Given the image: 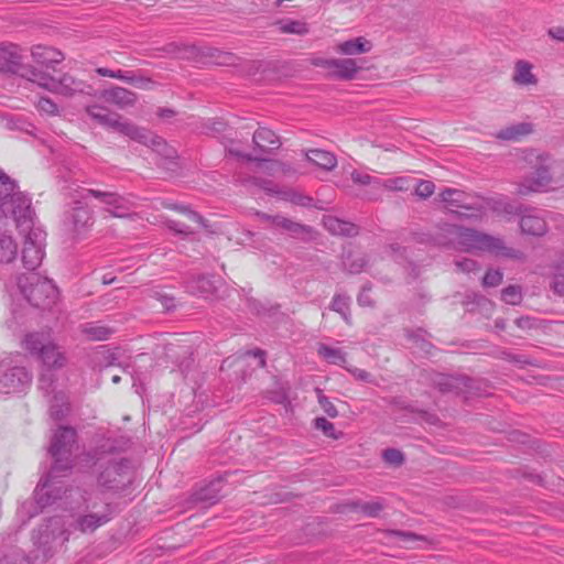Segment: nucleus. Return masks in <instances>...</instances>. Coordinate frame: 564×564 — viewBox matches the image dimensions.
<instances>
[{
	"instance_id": "55",
	"label": "nucleus",
	"mask_w": 564,
	"mask_h": 564,
	"mask_svg": "<svg viewBox=\"0 0 564 564\" xmlns=\"http://www.w3.org/2000/svg\"><path fill=\"white\" fill-rule=\"evenodd\" d=\"M216 58V63L219 65H234L236 62V56L231 53L219 52L217 51L216 55H213Z\"/></svg>"
},
{
	"instance_id": "48",
	"label": "nucleus",
	"mask_w": 564,
	"mask_h": 564,
	"mask_svg": "<svg viewBox=\"0 0 564 564\" xmlns=\"http://www.w3.org/2000/svg\"><path fill=\"white\" fill-rule=\"evenodd\" d=\"M503 274L499 270H488L482 278V285L486 288L497 286L502 282Z\"/></svg>"
},
{
	"instance_id": "43",
	"label": "nucleus",
	"mask_w": 564,
	"mask_h": 564,
	"mask_svg": "<svg viewBox=\"0 0 564 564\" xmlns=\"http://www.w3.org/2000/svg\"><path fill=\"white\" fill-rule=\"evenodd\" d=\"M163 206L165 208L173 209V210H176V212H178L181 214H184L192 221H195L197 224H200V225L205 226L203 217L199 214H197L196 212L191 210L187 206L178 205V204H174V203H169V202H164Z\"/></svg>"
},
{
	"instance_id": "40",
	"label": "nucleus",
	"mask_w": 564,
	"mask_h": 564,
	"mask_svg": "<svg viewBox=\"0 0 564 564\" xmlns=\"http://www.w3.org/2000/svg\"><path fill=\"white\" fill-rule=\"evenodd\" d=\"M551 288L555 294L564 296V254L555 265V273Z\"/></svg>"
},
{
	"instance_id": "10",
	"label": "nucleus",
	"mask_w": 564,
	"mask_h": 564,
	"mask_svg": "<svg viewBox=\"0 0 564 564\" xmlns=\"http://www.w3.org/2000/svg\"><path fill=\"white\" fill-rule=\"evenodd\" d=\"M18 286L28 302L40 308L51 307L58 295L54 283L35 272L21 274L18 278Z\"/></svg>"
},
{
	"instance_id": "32",
	"label": "nucleus",
	"mask_w": 564,
	"mask_h": 564,
	"mask_svg": "<svg viewBox=\"0 0 564 564\" xmlns=\"http://www.w3.org/2000/svg\"><path fill=\"white\" fill-rule=\"evenodd\" d=\"M271 228L283 229L284 231L289 232L292 236H300L308 231V228L306 226L295 223L292 219L281 215H274Z\"/></svg>"
},
{
	"instance_id": "60",
	"label": "nucleus",
	"mask_w": 564,
	"mask_h": 564,
	"mask_svg": "<svg viewBox=\"0 0 564 564\" xmlns=\"http://www.w3.org/2000/svg\"><path fill=\"white\" fill-rule=\"evenodd\" d=\"M369 291L370 290L366 286L361 290V292L359 293L358 299H357L359 305H361V306H371L372 305V300L370 297Z\"/></svg>"
},
{
	"instance_id": "25",
	"label": "nucleus",
	"mask_w": 564,
	"mask_h": 564,
	"mask_svg": "<svg viewBox=\"0 0 564 564\" xmlns=\"http://www.w3.org/2000/svg\"><path fill=\"white\" fill-rule=\"evenodd\" d=\"M253 143L256 149L263 153L278 150L281 145L278 135L267 128H260L253 133Z\"/></svg>"
},
{
	"instance_id": "1",
	"label": "nucleus",
	"mask_w": 564,
	"mask_h": 564,
	"mask_svg": "<svg viewBox=\"0 0 564 564\" xmlns=\"http://www.w3.org/2000/svg\"><path fill=\"white\" fill-rule=\"evenodd\" d=\"M76 442V432L68 426H61L53 435L50 454L54 458L51 473L41 480L34 490V500L40 509L56 505L65 510H74L79 497L78 489H68L56 478L62 471L73 466L72 449Z\"/></svg>"
},
{
	"instance_id": "8",
	"label": "nucleus",
	"mask_w": 564,
	"mask_h": 564,
	"mask_svg": "<svg viewBox=\"0 0 564 564\" xmlns=\"http://www.w3.org/2000/svg\"><path fill=\"white\" fill-rule=\"evenodd\" d=\"M72 523L62 516H55L42 523L32 535L34 560L41 563L52 557L69 540Z\"/></svg>"
},
{
	"instance_id": "5",
	"label": "nucleus",
	"mask_w": 564,
	"mask_h": 564,
	"mask_svg": "<svg viewBox=\"0 0 564 564\" xmlns=\"http://www.w3.org/2000/svg\"><path fill=\"white\" fill-rule=\"evenodd\" d=\"M438 198L451 213L464 219L480 220L488 208L498 214L516 213L514 207L505 199L489 200L457 188H445L438 194Z\"/></svg>"
},
{
	"instance_id": "53",
	"label": "nucleus",
	"mask_w": 564,
	"mask_h": 564,
	"mask_svg": "<svg viewBox=\"0 0 564 564\" xmlns=\"http://www.w3.org/2000/svg\"><path fill=\"white\" fill-rule=\"evenodd\" d=\"M455 265L458 271L467 272V273L478 269L477 262L473 259H467V258H465L463 260H457L455 262Z\"/></svg>"
},
{
	"instance_id": "20",
	"label": "nucleus",
	"mask_w": 564,
	"mask_h": 564,
	"mask_svg": "<svg viewBox=\"0 0 564 564\" xmlns=\"http://www.w3.org/2000/svg\"><path fill=\"white\" fill-rule=\"evenodd\" d=\"M361 70L355 58H333L329 76L340 80H351Z\"/></svg>"
},
{
	"instance_id": "50",
	"label": "nucleus",
	"mask_w": 564,
	"mask_h": 564,
	"mask_svg": "<svg viewBox=\"0 0 564 564\" xmlns=\"http://www.w3.org/2000/svg\"><path fill=\"white\" fill-rule=\"evenodd\" d=\"M36 107L39 111L46 115H57L58 112L57 105L50 98H40L36 104Z\"/></svg>"
},
{
	"instance_id": "9",
	"label": "nucleus",
	"mask_w": 564,
	"mask_h": 564,
	"mask_svg": "<svg viewBox=\"0 0 564 564\" xmlns=\"http://www.w3.org/2000/svg\"><path fill=\"white\" fill-rule=\"evenodd\" d=\"M0 217H12L18 227L32 221L31 199L0 170Z\"/></svg>"
},
{
	"instance_id": "12",
	"label": "nucleus",
	"mask_w": 564,
	"mask_h": 564,
	"mask_svg": "<svg viewBox=\"0 0 564 564\" xmlns=\"http://www.w3.org/2000/svg\"><path fill=\"white\" fill-rule=\"evenodd\" d=\"M112 517L111 506L107 502H88L83 514L70 521L83 533L94 532L99 527L110 521ZM69 523V521H67Z\"/></svg>"
},
{
	"instance_id": "63",
	"label": "nucleus",
	"mask_w": 564,
	"mask_h": 564,
	"mask_svg": "<svg viewBox=\"0 0 564 564\" xmlns=\"http://www.w3.org/2000/svg\"><path fill=\"white\" fill-rule=\"evenodd\" d=\"M256 216L259 218L260 221L265 223L269 225V227L272 226V219L274 218V215H269L262 212H257Z\"/></svg>"
},
{
	"instance_id": "44",
	"label": "nucleus",
	"mask_w": 564,
	"mask_h": 564,
	"mask_svg": "<svg viewBox=\"0 0 564 564\" xmlns=\"http://www.w3.org/2000/svg\"><path fill=\"white\" fill-rule=\"evenodd\" d=\"M502 300L510 305H518L522 301L520 286L509 285L501 291Z\"/></svg>"
},
{
	"instance_id": "34",
	"label": "nucleus",
	"mask_w": 564,
	"mask_h": 564,
	"mask_svg": "<svg viewBox=\"0 0 564 564\" xmlns=\"http://www.w3.org/2000/svg\"><path fill=\"white\" fill-rule=\"evenodd\" d=\"M69 412V404L66 395L63 392L54 394L51 405L50 413L55 420L63 419Z\"/></svg>"
},
{
	"instance_id": "52",
	"label": "nucleus",
	"mask_w": 564,
	"mask_h": 564,
	"mask_svg": "<svg viewBox=\"0 0 564 564\" xmlns=\"http://www.w3.org/2000/svg\"><path fill=\"white\" fill-rule=\"evenodd\" d=\"M164 224L166 225V227L171 230H173L174 232L178 234V235H191L192 234V230L184 224H181L176 220H171V219H166L164 221Z\"/></svg>"
},
{
	"instance_id": "36",
	"label": "nucleus",
	"mask_w": 564,
	"mask_h": 564,
	"mask_svg": "<svg viewBox=\"0 0 564 564\" xmlns=\"http://www.w3.org/2000/svg\"><path fill=\"white\" fill-rule=\"evenodd\" d=\"M83 333L91 340H105L112 333L111 328L96 323L83 325Z\"/></svg>"
},
{
	"instance_id": "18",
	"label": "nucleus",
	"mask_w": 564,
	"mask_h": 564,
	"mask_svg": "<svg viewBox=\"0 0 564 564\" xmlns=\"http://www.w3.org/2000/svg\"><path fill=\"white\" fill-rule=\"evenodd\" d=\"M534 65L527 59H517L511 75L512 83L518 87L536 86L539 78L534 74Z\"/></svg>"
},
{
	"instance_id": "6",
	"label": "nucleus",
	"mask_w": 564,
	"mask_h": 564,
	"mask_svg": "<svg viewBox=\"0 0 564 564\" xmlns=\"http://www.w3.org/2000/svg\"><path fill=\"white\" fill-rule=\"evenodd\" d=\"M524 162L531 172L517 183L516 194L528 196L533 193L546 192L556 186L557 174L562 171V164L553 160L549 154L531 150L525 153Z\"/></svg>"
},
{
	"instance_id": "17",
	"label": "nucleus",
	"mask_w": 564,
	"mask_h": 564,
	"mask_svg": "<svg viewBox=\"0 0 564 564\" xmlns=\"http://www.w3.org/2000/svg\"><path fill=\"white\" fill-rule=\"evenodd\" d=\"M22 50L12 43L0 45V72L15 74L22 67Z\"/></svg>"
},
{
	"instance_id": "23",
	"label": "nucleus",
	"mask_w": 564,
	"mask_h": 564,
	"mask_svg": "<svg viewBox=\"0 0 564 564\" xmlns=\"http://www.w3.org/2000/svg\"><path fill=\"white\" fill-rule=\"evenodd\" d=\"M31 55L34 62L45 67H53L55 64H59L65 58L61 51L44 45L33 46Z\"/></svg>"
},
{
	"instance_id": "41",
	"label": "nucleus",
	"mask_w": 564,
	"mask_h": 564,
	"mask_svg": "<svg viewBox=\"0 0 564 564\" xmlns=\"http://www.w3.org/2000/svg\"><path fill=\"white\" fill-rule=\"evenodd\" d=\"M332 310L339 313L346 323L350 324L349 297L337 294L332 301Z\"/></svg>"
},
{
	"instance_id": "24",
	"label": "nucleus",
	"mask_w": 564,
	"mask_h": 564,
	"mask_svg": "<svg viewBox=\"0 0 564 564\" xmlns=\"http://www.w3.org/2000/svg\"><path fill=\"white\" fill-rule=\"evenodd\" d=\"M101 97L119 108L131 107L137 101V95L123 87H112L102 91Z\"/></svg>"
},
{
	"instance_id": "39",
	"label": "nucleus",
	"mask_w": 564,
	"mask_h": 564,
	"mask_svg": "<svg viewBox=\"0 0 564 564\" xmlns=\"http://www.w3.org/2000/svg\"><path fill=\"white\" fill-rule=\"evenodd\" d=\"M350 177L355 184H358L361 186H371L372 188L379 189L380 178L371 176L367 172L354 170L350 173Z\"/></svg>"
},
{
	"instance_id": "11",
	"label": "nucleus",
	"mask_w": 564,
	"mask_h": 564,
	"mask_svg": "<svg viewBox=\"0 0 564 564\" xmlns=\"http://www.w3.org/2000/svg\"><path fill=\"white\" fill-rule=\"evenodd\" d=\"M34 83L51 93L73 97L76 95H93L94 88L87 82L78 79L73 75L65 73L58 78L45 75V74H33Z\"/></svg>"
},
{
	"instance_id": "4",
	"label": "nucleus",
	"mask_w": 564,
	"mask_h": 564,
	"mask_svg": "<svg viewBox=\"0 0 564 564\" xmlns=\"http://www.w3.org/2000/svg\"><path fill=\"white\" fill-rule=\"evenodd\" d=\"M23 344L26 350L41 360L39 388L45 393H50L56 381L54 371L67 365L65 350L52 339L48 333H31L25 336Z\"/></svg>"
},
{
	"instance_id": "16",
	"label": "nucleus",
	"mask_w": 564,
	"mask_h": 564,
	"mask_svg": "<svg viewBox=\"0 0 564 564\" xmlns=\"http://www.w3.org/2000/svg\"><path fill=\"white\" fill-rule=\"evenodd\" d=\"M31 379V375L23 367L10 369L0 367V392L7 394L22 392L30 386Z\"/></svg>"
},
{
	"instance_id": "31",
	"label": "nucleus",
	"mask_w": 564,
	"mask_h": 564,
	"mask_svg": "<svg viewBox=\"0 0 564 564\" xmlns=\"http://www.w3.org/2000/svg\"><path fill=\"white\" fill-rule=\"evenodd\" d=\"M306 159L316 166L326 171H330L337 165V159L333 153L319 149L306 152Z\"/></svg>"
},
{
	"instance_id": "61",
	"label": "nucleus",
	"mask_w": 564,
	"mask_h": 564,
	"mask_svg": "<svg viewBox=\"0 0 564 564\" xmlns=\"http://www.w3.org/2000/svg\"><path fill=\"white\" fill-rule=\"evenodd\" d=\"M333 58L316 57L312 61V64L316 67H322L330 70Z\"/></svg>"
},
{
	"instance_id": "27",
	"label": "nucleus",
	"mask_w": 564,
	"mask_h": 564,
	"mask_svg": "<svg viewBox=\"0 0 564 564\" xmlns=\"http://www.w3.org/2000/svg\"><path fill=\"white\" fill-rule=\"evenodd\" d=\"M226 150L230 155H234L237 158H242L248 161H252V160L258 161L257 166H258L259 171H271V172H278L280 170L284 171V165L280 162L260 160L258 158H251L250 155L245 154L240 150L239 144L235 141H230L229 144H226Z\"/></svg>"
},
{
	"instance_id": "56",
	"label": "nucleus",
	"mask_w": 564,
	"mask_h": 564,
	"mask_svg": "<svg viewBox=\"0 0 564 564\" xmlns=\"http://www.w3.org/2000/svg\"><path fill=\"white\" fill-rule=\"evenodd\" d=\"M347 370L359 381L373 382V378H372L371 373H369L368 371H366L364 369L354 367V368H347Z\"/></svg>"
},
{
	"instance_id": "7",
	"label": "nucleus",
	"mask_w": 564,
	"mask_h": 564,
	"mask_svg": "<svg viewBox=\"0 0 564 564\" xmlns=\"http://www.w3.org/2000/svg\"><path fill=\"white\" fill-rule=\"evenodd\" d=\"M447 234L452 237L455 248L466 251H487L497 257L522 259V253L505 246L503 240L476 229L459 226H447Z\"/></svg>"
},
{
	"instance_id": "14",
	"label": "nucleus",
	"mask_w": 564,
	"mask_h": 564,
	"mask_svg": "<svg viewBox=\"0 0 564 564\" xmlns=\"http://www.w3.org/2000/svg\"><path fill=\"white\" fill-rule=\"evenodd\" d=\"M88 195L98 199L105 206V212H107L112 217H138L137 214L128 213L131 207L130 200L116 192L88 188L85 189V194H83L82 197L85 198Z\"/></svg>"
},
{
	"instance_id": "2",
	"label": "nucleus",
	"mask_w": 564,
	"mask_h": 564,
	"mask_svg": "<svg viewBox=\"0 0 564 564\" xmlns=\"http://www.w3.org/2000/svg\"><path fill=\"white\" fill-rule=\"evenodd\" d=\"M86 112L100 126L113 129L120 134L129 137L134 141L152 147L158 153L164 156V162L162 163L163 166L170 169L169 165L176 164L174 162V159H176L175 150L167 147L162 138L153 135L147 129L140 128L128 120H122L120 115L113 113L102 106H87Z\"/></svg>"
},
{
	"instance_id": "62",
	"label": "nucleus",
	"mask_w": 564,
	"mask_h": 564,
	"mask_svg": "<svg viewBox=\"0 0 564 564\" xmlns=\"http://www.w3.org/2000/svg\"><path fill=\"white\" fill-rule=\"evenodd\" d=\"M131 73L132 72H126V70L118 69V70L113 72L112 78H116V79H119V80H122V82L129 84V78L131 76Z\"/></svg>"
},
{
	"instance_id": "58",
	"label": "nucleus",
	"mask_w": 564,
	"mask_h": 564,
	"mask_svg": "<svg viewBox=\"0 0 564 564\" xmlns=\"http://www.w3.org/2000/svg\"><path fill=\"white\" fill-rule=\"evenodd\" d=\"M344 265L350 273H358L365 267V261L361 257H359L357 260L352 261L351 263L344 261Z\"/></svg>"
},
{
	"instance_id": "13",
	"label": "nucleus",
	"mask_w": 564,
	"mask_h": 564,
	"mask_svg": "<svg viewBox=\"0 0 564 564\" xmlns=\"http://www.w3.org/2000/svg\"><path fill=\"white\" fill-rule=\"evenodd\" d=\"M45 232L39 227H31L25 236L22 249V262L25 269L33 272L43 261Z\"/></svg>"
},
{
	"instance_id": "15",
	"label": "nucleus",
	"mask_w": 564,
	"mask_h": 564,
	"mask_svg": "<svg viewBox=\"0 0 564 564\" xmlns=\"http://www.w3.org/2000/svg\"><path fill=\"white\" fill-rule=\"evenodd\" d=\"M242 183H250L256 185L269 194L276 195L280 199L290 202L299 206H310L312 198L299 193L292 188L280 189L272 181L263 180L257 176L249 177L248 180H241Z\"/></svg>"
},
{
	"instance_id": "57",
	"label": "nucleus",
	"mask_w": 564,
	"mask_h": 564,
	"mask_svg": "<svg viewBox=\"0 0 564 564\" xmlns=\"http://www.w3.org/2000/svg\"><path fill=\"white\" fill-rule=\"evenodd\" d=\"M26 560L24 556L20 555L19 553H11L8 555H4L0 557V564H26Z\"/></svg>"
},
{
	"instance_id": "28",
	"label": "nucleus",
	"mask_w": 564,
	"mask_h": 564,
	"mask_svg": "<svg viewBox=\"0 0 564 564\" xmlns=\"http://www.w3.org/2000/svg\"><path fill=\"white\" fill-rule=\"evenodd\" d=\"M73 231L80 236L93 225L91 212L86 206L74 207L70 214Z\"/></svg>"
},
{
	"instance_id": "29",
	"label": "nucleus",
	"mask_w": 564,
	"mask_h": 564,
	"mask_svg": "<svg viewBox=\"0 0 564 564\" xmlns=\"http://www.w3.org/2000/svg\"><path fill=\"white\" fill-rule=\"evenodd\" d=\"M323 224L333 235L354 236L357 234V227L352 223L341 220L334 216L324 217Z\"/></svg>"
},
{
	"instance_id": "47",
	"label": "nucleus",
	"mask_w": 564,
	"mask_h": 564,
	"mask_svg": "<svg viewBox=\"0 0 564 564\" xmlns=\"http://www.w3.org/2000/svg\"><path fill=\"white\" fill-rule=\"evenodd\" d=\"M129 84L140 89H151L154 86V83L151 78L135 72L131 73Z\"/></svg>"
},
{
	"instance_id": "26",
	"label": "nucleus",
	"mask_w": 564,
	"mask_h": 564,
	"mask_svg": "<svg viewBox=\"0 0 564 564\" xmlns=\"http://www.w3.org/2000/svg\"><path fill=\"white\" fill-rule=\"evenodd\" d=\"M534 128L531 122L512 123L496 133V138L503 141H520L524 137L531 134Z\"/></svg>"
},
{
	"instance_id": "46",
	"label": "nucleus",
	"mask_w": 564,
	"mask_h": 564,
	"mask_svg": "<svg viewBox=\"0 0 564 564\" xmlns=\"http://www.w3.org/2000/svg\"><path fill=\"white\" fill-rule=\"evenodd\" d=\"M314 425L317 430H321L326 436L337 440L339 436L335 431V426L325 417H316Z\"/></svg>"
},
{
	"instance_id": "21",
	"label": "nucleus",
	"mask_w": 564,
	"mask_h": 564,
	"mask_svg": "<svg viewBox=\"0 0 564 564\" xmlns=\"http://www.w3.org/2000/svg\"><path fill=\"white\" fill-rule=\"evenodd\" d=\"M372 47L373 44L370 40L358 36L337 43L335 51L345 56H354L369 53Z\"/></svg>"
},
{
	"instance_id": "49",
	"label": "nucleus",
	"mask_w": 564,
	"mask_h": 564,
	"mask_svg": "<svg viewBox=\"0 0 564 564\" xmlns=\"http://www.w3.org/2000/svg\"><path fill=\"white\" fill-rule=\"evenodd\" d=\"M383 459L391 465H401L404 460L403 454L395 448H388L382 454Z\"/></svg>"
},
{
	"instance_id": "54",
	"label": "nucleus",
	"mask_w": 564,
	"mask_h": 564,
	"mask_svg": "<svg viewBox=\"0 0 564 564\" xmlns=\"http://www.w3.org/2000/svg\"><path fill=\"white\" fill-rule=\"evenodd\" d=\"M361 510L369 517H377L382 510V505L378 501L367 502L361 506Z\"/></svg>"
},
{
	"instance_id": "22",
	"label": "nucleus",
	"mask_w": 564,
	"mask_h": 564,
	"mask_svg": "<svg viewBox=\"0 0 564 564\" xmlns=\"http://www.w3.org/2000/svg\"><path fill=\"white\" fill-rule=\"evenodd\" d=\"M520 227L524 234L542 236L546 232V221L536 210H528L520 220Z\"/></svg>"
},
{
	"instance_id": "51",
	"label": "nucleus",
	"mask_w": 564,
	"mask_h": 564,
	"mask_svg": "<svg viewBox=\"0 0 564 564\" xmlns=\"http://www.w3.org/2000/svg\"><path fill=\"white\" fill-rule=\"evenodd\" d=\"M434 189L435 185L433 182L421 181L415 188V194L421 198H427L434 193Z\"/></svg>"
},
{
	"instance_id": "35",
	"label": "nucleus",
	"mask_w": 564,
	"mask_h": 564,
	"mask_svg": "<svg viewBox=\"0 0 564 564\" xmlns=\"http://www.w3.org/2000/svg\"><path fill=\"white\" fill-rule=\"evenodd\" d=\"M435 383L443 392H458L462 389V386H467V380L463 377L440 375Z\"/></svg>"
},
{
	"instance_id": "3",
	"label": "nucleus",
	"mask_w": 564,
	"mask_h": 564,
	"mask_svg": "<svg viewBox=\"0 0 564 564\" xmlns=\"http://www.w3.org/2000/svg\"><path fill=\"white\" fill-rule=\"evenodd\" d=\"M80 464L93 466L97 485L102 490L116 491L130 481V465L124 458L111 452V446L102 445L78 457Z\"/></svg>"
},
{
	"instance_id": "42",
	"label": "nucleus",
	"mask_w": 564,
	"mask_h": 564,
	"mask_svg": "<svg viewBox=\"0 0 564 564\" xmlns=\"http://www.w3.org/2000/svg\"><path fill=\"white\" fill-rule=\"evenodd\" d=\"M280 31L282 33L304 35L308 32V28L303 21L289 20L280 23Z\"/></svg>"
},
{
	"instance_id": "33",
	"label": "nucleus",
	"mask_w": 564,
	"mask_h": 564,
	"mask_svg": "<svg viewBox=\"0 0 564 564\" xmlns=\"http://www.w3.org/2000/svg\"><path fill=\"white\" fill-rule=\"evenodd\" d=\"M187 290L192 294L208 297L215 291L213 281L207 276H197L187 283Z\"/></svg>"
},
{
	"instance_id": "19",
	"label": "nucleus",
	"mask_w": 564,
	"mask_h": 564,
	"mask_svg": "<svg viewBox=\"0 0 564 564\" xmlns=\"http://www.w3.org/2000/svg\"><path fill=\"white\" fill-rule=\"evenodd\" d=\"M223 481V477H218L217 479L210 481L208 485L197 489L192 495L193 502L200 503L206 507L218 502L221 498Z\"/></svg>"
},
{
	"instance_id": "37",
	"label": "nucleus",
	"mask_w": 564,
	"mask_h": 564,
	"mask_svg": "<svg viewBox=\"0 0 564 564\" xmlns=\"http://www.w3.org/2000/svg\"><path fill=\"white\" fill-rule=\"evenodd\" d=\"M317 351L329 364L343 366L346 362L345 354L338 348L322 344L318 346Z\"/></svg>"
},
{
	"instance_id": "59",
	"label": "nucleus",
	"mask_w": 564,
	"mask_h": 564,
	"mask_svg": "<svg viewBox=\"0 0 564 564\" xmlns=\"http://www.w3.org/2000/svg\"><path fill=\"white\" fill-rule=\"evenodd\" d=\"M547 35L558 42L564 43V26H553L547 30Z\"/></svg>"
},
{
	"instance_id": "64",
	"label": "nucleus",
	"mask_w": 564,
	"mask_h": 564,
	"mask_svg": "<svg viewBox=\"0 0 564 564\" xmlns=\"http://www.w3.org/2000/svg\"><path fill=\"white\" fill-rule=\"evenodd\" d=\"M394 535L400 538V540L403 541L404 543L413 541V540L416 539V536L414 534L405 533V532H394Z\"/></svg>"
},
{
	"instance_id": "38",
	"label": "nucleus",
	"mask_w": 564,
	"mask_h": 564,
	"mask_svg": "<svg viewBox=\"0 0 564 564\" xmlns=\"http://www.w3.org/2000/svg\"><path fill=\"white\" fill-rule=\"evenodd\" d=\"M410 183H411L410 178H408L405 176H398V177L388 178V180L380 178L379 189L384 188L387 191L403 192V191H408L410 188Z\"/></svg>"
},
{
	"instance_id": "30",
	"label": "nucleus",
	"mask_w": 564,
	"mask_h": 564,
	"mask_svg": "<svg viewBox=\"0 0 564 564\" xmlns=\"http://www.w3.org/2000/svg\"><path fill=\"white\" fill-rule=\"evenodd\" d=\"M18 256V243L14 238L6 231H0V263L13 262Z\"/></svg>"
},
{
	"instance_id": "45",
	"label": "nucleus",
	"mask_w": 564,
	"mask_h": 564,
	"mask_svg": "<svg viewBox=\"0 0 564 564\" xmlns=\"http://www.w3.org/2000/svg\"><path fill=\"white\" fill-rule=\"evenodd\" d=\"M316 395L318 403L323 411L329 416V417H336L338 415V411L336 406L329 401V399L324 395L323 391L321 389H316Z\"/></svg>"
}]
</instances>
